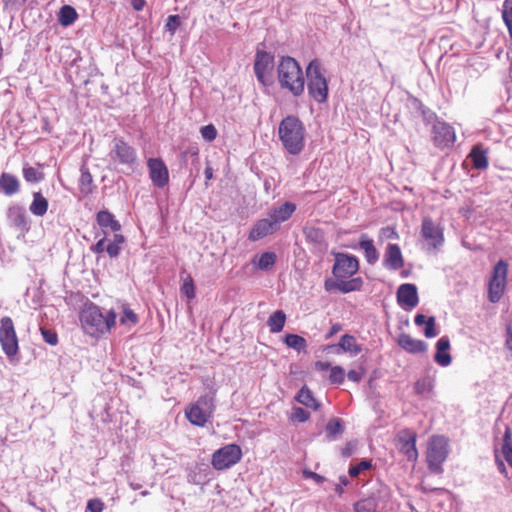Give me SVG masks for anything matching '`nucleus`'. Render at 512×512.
<instances>
[{"label":"nucleus","mask_w":512,"mask_h":512,"mask_svg":"<svg viewBox=\"0 0 512 512\" xmlns=\"http://www.w3.org/2000/svg\"><path fill=\"white\" fill-rule=\"evenodd\" d=\"M278 137L289 154L298 155L305 147V126L297 116L288 115L279 124Z\"/></svg>","instance_id":"nucleus-1"},{"label":"nucleus","mask_w":512,"mask_h":512,"mask_svg":"<svg viewBox=\"0 0 512 512\" xmlns=\"http://www.w3.org/2000/svg\"><path fill=\"white\" fill-rule=\"evenodd\" d=\"M116 313L110 310L103 315L96 304L89 302L84 305L80 312V323L85 333L91 336L105 334L116 324Z\"/></svg>","instance_id":"nucleus-2"},{"label":"nucleus","mask_w":512,"mask_h":512,"mask_svg":"<svg viewBox=\"0 0 512 512\" xmlns=\"http://www.w3.org/2000/svg\"><path fill=\"white\" fill-rule=\"evenodd\" d=\"M277 79L283 90L299 97L305 90V78L299 63L290 56L281 57L277 66Z\"/></svg>","instance_id":"nucleus-3"},{"label":"nucleus","mask_w":512,"mask_h":512,"mask_svg":"<svg viewBox=\"0 0 512 512\" xmlns=\"http://www.w3.org/2000/svg\"><path fill=\"white\" fill-rule=\"evenodd\" d=\"M307 89L309 95L317 102L324 103L328 98V82L320 62L314 59L306 67Z\"/></svg>","instance_id":"nucleus-4"},{"label":"nucleus","mask_w":512,"mask_h":512,"mask_svg":"<svg viewBox=\"0 0 512 512\" xmlns=\"http://www.w3.org/2000/svg\"><path fill=\"white\" fill-rule=\"evenodd\" d=\"M509 265L504 260H499L492 269L488 282V299L491 303L500 301L507 286Z\"/></svg>","instance_id":"nucleus-5"},{"label":"nucleus","mask_w":512,"mask_h":512,"mask_svg":"<svg viewBox=\"0 0 512 512\" xmlns=\"http://www.w3.org/2000/svg\"><path fill=\"white\" fill-rule=\"evenodd\" d=\"M214 409V397L207 394L201 396L194 404L186 409L185 415L192 425L203 427L212 416Z\"/></svg>","instance_id":"nucleus-6"},{"label":"nucleus","mask_w":512,"mask_h":512,"mask_svg":"<svg viewBox=\"0 0 512 512\" xmlns=\"http://www.w3.org/2000/svg\"><path fill=\"white\" fill-rule=\"evenodd\" d=\"M448 440L444 436L431 437L427 447V463L428 468L433 473L442 472V464L448 456Z\"/></svg>","instance_id":"nucleus-7"},{"label":"nucleus","mask_w":512,"mask_h":512,"mask_svg":"<svg viewBox=\"0 0 512 512\" xmlns=\"http://www.w3.org/2000/svg\"><path fill=\"white\" fill-rule=\"evenodd\" d=\"M0 344L3 352L8 358L18 354V338L10 317H3L0 321Z\"/></svg>","instance_id":"nucleus-8"},{"label":"nucleus","mask_w":512,"mask_h":512,"mask_svg":"<svg viewBox=\"0 0 512 512\" xmlns=\"http://www.w3.org/2000/svg\"><path fill=\"white\" fill-rule=\"evenodd\" d=\"M242 451L236 444H228L216 450L212 455V466L216 470H225L241 460Z\"/></svg>","instance_id":"nucleus-9"},{"label":"nucleus","mask_w":512,"mask_h":512,"mask_svg":"<svg viewBox=\"0 0 512 512\" xmlns=\"http://www.w3.org/2000/svg\"><path fill=\"white\" fill-rule=\"evenodd\" d=\"M359 270V261L356 256L346 253H336L332 274L336 279L347 280Z\"/></svg>","instance_id":"nucleus-10"},{"label":"nucleus","mask_w":512,"mask_h":512,"mask_svg":"<svg viewBox=\"0 0 512 512\" xmlns=\"http://www.w3.org/2000/svg\"><path fill=\"white\" fill-rule=\"evenodd\" d=\"M110 157L119 164L129 168L133 167L137 160V153L134 147L125 142L122 138L115 137L112 140Z\"/></svg>","instance_id":"nucleus-11"},{"label":"nucleus","mask_w":512,"mask_h":512,"mask_svg":"<svg viewBox=\"0 0 512 512\" xmlns=\"http://www.w3.org/2000/svg\"><path fill=\"white\" fill-rule=\"evenodd\" d=\"M274 57L266 51H257L254 61V72L258 82L266 87L272 84L271 73Z\"/></svg>","instance_id":"nucleus-12"},{"label":"nucleus","mask_w":512,"mask_h":512,"mask_svg":"<svg viewBox=\"0 0 512 512\" xmlns=\"http://www.w3.org/2000/svg\"><path fill=\"white\" fill-rule=\"evenodd\" d=\"M420 234L426 241L429 250H437L444 243L443 228L436 224L430 217L422 219Z\"/></svg>","instance_id":"nucleus-13"},{"label":"nucleus","mask_w":512,"mask_h":512,"mask_svg":"<svg viewBox=\"0 0 512 512\" xmlns=\"http://www.w3.org/2000/svg\"><path fill=\"white\" fill-rule=\"evenodd\" d=\"M416 438V432L409 428H405L397 434L398 449L406 455L409 461H415L418 458Z\"/></svg>","instance_id":"nucleus-14"},{"label":"nucleus","mask_w":512,"mask_h":512,"mask_svg":"<svg viewBox=\"0 0 512 512\" xmlns=\"http://www.w3.org/2000/svg\"><path fill=\"white\" fill-rule=\"evenodd\" d=\"M149 177L154 186L163 188L168 184L169 172L168 168L160 158H150L147 161Z\"/></svg>","instance_id":"nucleus-15"},{"label":"nucleus","mask_w":512,"mask_h":512,"mask_svg":"<svg viewBox=\"0 0 512 512\" xmlns=\"http://www.w3.org/2000/svg\"><path fill=\"white\" fill-rule=\"evenodd\" d=\"M455 138L454 129L449 124L437 122L433 125V141L438 148L444 149L452 146Z\"/></svg>","instance_id":"nucleus-16"},{"label":"nucleus","mask_w":512,"mask_h":512,"mask_svg":"<svg viewBox=\"0 0 512 512\" xmlns=\"http://www.w3.org/2000/svg\"><path fill=\"white\" fill-rule=\"evenodd\" d=\"M9 224L21 233H26L30 229L26 211L22 206L14 205L9 207L7 212Z\"/></svg>","instance_id":"nucleus-17"},{"label":"nucleus","mask_w":512,"mask_h":512,"mask_svg":"<svg viewBox=\"0 0 512 512\" xmlns=\"http://www.w3.org/2000/svg\"><path fill=\"white\" fill-rule=\"evenodd\" d=\"M397 301L401 307H416L419 301L417 287L411 283L400 285L397 290Z\"/></svg>","instance_id":"nucleus-18"},{"label":"nucleus","mask_w":512,"mask_h":512,"mask_svg":"<svg viewBox=\"0 0 512 512\" xmlns=\"http://www.w3.org/2000/svg\"><path fill=\"white\" fill-rule=\"evenodd\" d=\"M325 289L330 291L337 289L342 293H349L352 291H359L363 286V280L360 277L352 278L350 280L336 279V281L326 280Z\"/></svg>","instance_id":"nucleus-19"},{"label":"nucleus","mask_w":512,"mask_h":512,"mask_svg":"<svg viewBox=\"0 0 512 512\" xmlns=\"http://www.w3.org/2000/svg\"><path fill=\"white\" fill-rule=\"evenodd\" d=\"M384 265L390 270H398L404 266V259L399 245L388 244L384 256Z\"/></svg>","instance_id":"nucleus-20"},{"label":"nucleus","mask_w":512,"mask_h":512,"mask_svg":"<svg viewBox=\"0 0 512 512\" xmlns=\"http://www.w3.org/2000/svg\"><path fill=\"white\" fill-rule=\"evenodd\" d=\"M277 229L278 227L274 224L273 220H271L270 217L268 216L267 218L257 221V223L253 226L252 230L250 231L249 239L252 241H257L269 234H272Z\"/></svg>","instance_id":"nucleus-21"},{"label":"nucleus","mask_w":512,"mask_h":512,"mask_svg":"<svg viewBox=\"0 0 512 512\" xmlns=\"http://www.w3.org/2000/svg\"><path fill=\"white\" fill-rule=\"evenodd\" d=\"M296 209L295 204L291 202H285L279 207H275L271 209L268 213V216L271 220H273L274 224L279 228V225L282 222L287 221Z\"/></svg>","instance_id":"nucleus-22"},{"label":"nucleus","mask_w":512,"mask_h":512,"mask_svg":"<svg viewBox=\"0 0 512 512\" xmlns=\"http://www.w3.org/2000/svg\"><path fill=\"white\" fill-rule=\"evenodd\" d=\"M398 345L405 351L412 354L422 353L427 350V344L424 341L414 339L406 333L399 335Z\"/></svg>","instance_id":"nucleus-23"},{"label":"nucleus","mask_w":512,"mask_h":512,"mask_svg":"<svg viewBox=\"0 0 512 512\" xmlns=\"http://www.w3.org/2000/svg\"><path fill=\"white\" fill-rule=\"evenodd\" d=\"M450 349V340L447 336L441 337L436 343V353L434 356L435 362L442 366L446 367L451 364L452 358L448 353Z\"/></svg>","instance_id":"nucleus-24"},{"label":"nucleus","mask_w":512,"mask_h":512,"mask_svg":"<svg viewBox=\"0 0 512 512\" xmlns=\"http://www.w3.org/2000/svg\"><path fill=\"white\" fill-rule=\"evenodd\" d=\"M359 247L364 252V256L366 261L373 265L379 259V253L374 246V242L372 239L368 238L366 234H362L359 241Z\"/></svg>","instance_id":"nucleus-25"},{"label":"nucleus","mask_w":512,"mask_h":512,"mask_svg":"<svg viewBox=\"0 0 512 512\" xmlns=\"http://www.w3.org/2000/svg\"><path fill=\"white\" fill-rule=\"evenodd\" d=\"M97 223L103 229H110L112 232H118L121 229V224L117 221L112 213L107 210H102L97 213Z\"/></svg>","instance_id":"nucleus-26"},{"label":"nucleus","mask_w":512,"mask_h":512,"mask_svg":"<svg viewBox=\"0 0 512 512\" xmlns=\"http://www.w3.org/2000/svg\"><path fill=\"white\" fill-rule=\"evenodd\" d=\"M0 189L8 196L16 194L20 189V183L16 176L2 173L0 176Z\"/></svg>","instance_id":"nucleus-27"},{"label":"nucleus","mask_w":512,"mask_h":512,"mask_svg":"<svg viewBox=\"0 0 512 512\" xmlns=\"http://www.w3.org/2000/svg\"><path fill=\"white\" fill-rule=\"evenodd\" d=\"M48 205V200L41 194V192H34L29 210L33 215L42 217L47 213Z\"/></svg>","instance_id":"nucleus-28"},{"label":"nucleus","mask_w":512,"mask_h":512,"mask_svg":"<svg viewBox=\"0 0 512 512\" xmlns=\"http://www.w3.org/2000/svg\"><path fill=\"white\" fill-rule=\"evenodd\" d=\"M338 346L344 352H348L352 356H356L362 351V347L356 343L355 337L349 334H344L341 337Z\"/></svg>","instance_id":"nucleus-29"},{"label":"nucleus","mask_w":512,"mask_h":512,"mask_svg":"<svg viewBox=\"0 0 512 512\" xmlns=\"http://www.w3.org/2000/svg\"><path fill=\"white\" fill-rule=\"evenodd\" d=\"M296 400L302 405L317 410L320 406L318 401L314 398L312 391L304 385L296 396Z\"/></svg>","instance_id":"nucleus-30"},{"label":"nucleus","mask_w":512,"mask_h":512,"mask_svg":"<svg viewBox=\"0 0 512 512\" xmlns=\"http://www.w3.org/2000/svg\"><path fill=\"white\" fill-rule=\"evenodd\" d=\"M286 322V315L282 310H277L267 320V325L271 333H279L283 330Z\"/></svg>","instance_id":"nucleus-31"},{"label":"nucleus","mask_w":512,"mask_h":512,"mask_svg":"<svg viewBox=\"0 0 512 512\" xmlns=\"http://www.w3.org/2000/svg\"><path fill=\"white\" fill-rule=\"evenodd\" d=\"M78 17L76 10L70 5H64L58 14V21L62 26L73 24Z\"/></svg>","instance_id":"nucleus-32"},{"label":"nucleus","mask_w":512,"mask_h":512,"mask_svg":"<svg viewBox=\"0 0 512 512\" xmlns=\"http://www.w3.org/2000/svg\"><path fill=\"white\" fill-rule=\"evenodd\" d=\"M79 189L83 195H89L93 192V178L91 173L87 168L81 169V176L79 179Z\"/></svg>","instance_id":"nucleus-33"},{"label":"nucleus","mask_w":512,"mask_h":512,"mask_svg":"<svg viewBox=\"0 0 512 512\" xmlns=\"http://www.w3.org/2000/svg\"><path fill=\"white\" fill-rule=\"evenodd\" d=\"M502 454L508 465L512 468V432L506 427L503 435Z\"/></svg>","instance_id":"nucleus-34"},{"label":"nucleus","mask_w":512,"mask_h":512,"mask_svg":"<svg viewBox=\"0 0 512 512\" xmlns=\"http://www.w3.org/2000/svg\"><path fill=\"white\" fill-rule=\"evenodd\" d=\"M344 431L342 422L338 418H333L326 425V437L329 441H333Z\"/></svg>","instance_id":"nucleus-35"},{"label":"nucleus","mask_w":512,"mask_h":512,"mask_svg":"<svg viewBox=\"0 0 512 512\" xmlns=\"http://www.w3.org/2000/svg\"><path fill=\"white\" fill-rule=\"evenodd\" d=\"M471 161L476 169H486L488 167V159L486 153L479 149L473 148L470 153Z\"/></svg>","instance_id":"nucleus-36"},{"label":"nucleus","mask_w":512,"mask_h":512,"mask_svg":"<svg viewBox=\"0 0 512 512\" xmlns=\"http://www.w3.org/2000/svg\"><path fill=\"white\" fill-rule=\"evenodd\" d=\"M284 342L288 347L293 348L298 352L305 350L307 347L306 340L302 336L296 334H287Z\"/></svg>","instance_id":"nucleus-37"},{"label":"nucleus","mask_w":512,"mask_h":512,"mask_svg":"<svg viewBox=\"0 0 512 512\" xmlns=\"http://www.w3.org/2000/svg\"><path fill=\"white\" fill-rule=\"evenodd\" d=\"M276 261V254L273 252L262 253L257 261V266L260 270L267 271L271 269Z\"/></svg>","instance_id":"nucleus-38"},{"label":"nucleus","mask_w":512,"mask_h":512,"mask_svg":"<svg viewBox=\"0 0 512 512\" xmlns=\"http://www.w3.org/2000/svg\"><path fill=\"white\" fill-rule=\"evenodd\" d=\"M23 177L27 182L38 183L44 179V174L37 168L24 166Z\"/></svg>","instance_id":"nucleus-39"},{"label":"nucleus","mask_w":512,"mask_h":512,"mask_svg":"<svg viewBox=\"0 0 512 512\" xmlns=\"http://www.w3.org/2000/svg\"><path fill=\"white\" fill-rule=\"evenodd\" d=\"M355 512H376L377 502L374 498H366L358 501L354 505Z\"/></svg>","instance_id":"nucleus-40"},{"label":"nucleus","mask_w":512,"mask_h":512,"mask_svg":"<svg viewBox=\"0 0 512 512\" xmlns=\"http://www.w3.org/2000/svg\"><path fill=\"white\" fill-rule=\"evenodd\" d=\"M502 18L512 39V0H505L502 9Z\"/></svg>","instance_id":"nucleus-41"},{"label":"nucleus","mask_w":512,"mask_h":512,"mask_svg":"<svg viewBox=\"0 0 512 512\" xmlns=\"http://www.w3.org/2000/svg\"><path fill=\"white\" fill-rule=\"evenodd\" d=\"M345 379V371L341 366L330 368L329 380L332 384H342Z\"/></svg>","instance_id":"nucleus-42"},{"label":"nucleus","mask_w":512,"mask_h":512,"mask_svg":"<svg viewBox=\"0 0 512 512\" xmlns=\"http://www.w3.org/2000/svg\"><path fill=\"white\" fill-rule=\"evenodd\" d=\"M138 321L137 315L130 308H124L123 314L120 318V322L123 325L136 324Z\"/></svg>","instance_id":"nucleus-43"},{"label":"nucleus","mask_w":512,"mask_h":512,"mask_svg":"<svg viewBox=\"0 0 512 512\" xmlns=\"http://www.w3.org/2000/svg\"><path fill=\"white\" fill-rule=\"evenodd\" d=\"M180 26V17L178 15H170L168 16L165 24V28L167 31L174 35L177 28Z\"/></svg>","instance_id":"nucleus-44"},{"label":"nucleus","mask_w":512,"mask_h":512,"mask_svg":"<svg viewBox=\"0 0 512 512\" xmlns=\"http://www.w3.org/2000/svg\"><path fill=\"white\" fill-rule=\"evenodd\" d=\"M181 291L187 296L188 299H193L195 297V287L191 277H188L184 281L181 287Z\"/></svg>","instance_id":"nucleus-45"},{"label":"nucleus","mask_w":512,"mask_h":512,"mask_svg":"<svg viewBox=\"0 0 512 512\" xmlns=\"http://www.w3.org/2000/svg\"><path fill=\"white\" fill-rule=\"evenodd\" d=\"M310 413L301 407H294L292 409V419L298 422H305L309 419Z\"/></svg>","instance_id":"nucleus-46"},{"label":"nucleus","mask_w":512,"mask_h":512,"mask_svg":"<svg viewBox=\"0 0 512 512\" xmlns=\"http://www.w3.org/2000/svg\"><path fill=\"white\" fill-rule=\"evenodd\" d=\"M200 132L202 137L207 141H213L217 136V130L212 124L203 126Z\"/></svg>","instance_id":"nucleus-47"},{"label":"nucleus","mask_w":512,"mask_h":512,"mask_svg":"<svg viewBox=\"0 0 512 512\" xmlns=\"http://www.w3.org/2000/svg\"><path fill=\"white\" fill-rule=\"evenodd\" d=\"M371 467V462L364 460L361 461L358 465L352 466L349 468V475L351 477H357L361 471L367 470Z\"/></svg>","instance_id":"nucleus-48"},{"label":"nucleus","mask_w":512,"mask_h":512,"mask_svg":"<svg viewBox=\"0 0 512 512\" xmlns=\"http://www.w3.org/2000/svg\"><path fill=\"white\" fill-rule=\"evenodd\" d=\"M307 239L315 242L320 243L323 240V233L320 229L317 228H309L305 231Z\"/></svg>","instance_id":"nucleus-49"},{"label":"nucleus","mask_w":512,"mask_h":512,"mask_svg":"<svg viewBox=\"0 0 512 512\" xmlns=\"http://www.w3.org/2000/svg\"><path fill=\"white\" fill-rule=\"evenodd\" d=\"M41 335L44 341L50 345H56L58 343V336L55 332L41 328Z\"/></svg>","instance_id":"nucleus-50"},{"label":"nucleus","mask_w":512,"mask_h":512,"mask_svg":"<svg viewBox=\"0 0 512 512\" xmlns=\"http://www.w3.org/2000/svg\"><path fill=\"white\" fill-rule=\"evenodd\" d=\"M426 327L424 329V335L427 338H433L437 335L436 329H435V318L429 317L426 322Z\"/></svg>","instance_id":"nucleus-51"},{"label":"nucleus","mask_w":512,"mask_h":512,"mask_svg":"<svg viewBox=\"0 0 512 512\" xmlns=\"http://www.w3.org/2000/svg\"><path fill=\"white\" fill-rule=\"evenodd\" d=\"M87 512H102L104 504L100 499H91L87 503Z\"/></svg>","instance_id":"nucleus-52"},{"label":"nucleus","mask_w":512,"mask_h":512,"mask_svg":"<svg viewBox=\"0 0 512 512\" xmlns=\"http://www.w3.org/2000/svg\"><path fill=\"white\" fill-rule=\"evenodd\" d=\"M364 375H365V371L363 368H360L358 370H350L347 373L348 379L353 382H360L362 380V378L364 377Z\"/></svg>","instance_id":"nucleus-53"},{"label":"nucleus","mask_w":512,"mask_h":512,"mask_svg":"<svg viewBox=\"0 0 512 512\" xmlns=\"http://www.w3.org/2000/svg\"><path fill=\"white\" fill-rule=\"evenodd\" d=\"M120 251L121 247L117 244H114L113 242H110L106 246V252L111 258H116L120 254Z\"/></svg>","instance_id":"nucleus-54"},{"label":"nucleus","mask_w":512,"mask_h":512,"mask_svg":"<svg viewBox=\"0 0 512 512\" xmlns=\"http://www.w3.org/2000/svg\"><path fill=\"white\" fill-rule=\"evenodd\" d=\"M105 242H106V236H104L103 238H101L95 245H93L91 247V251L93 253H96V254H101L103 253L104 251H106V245H105Z\"/></svg>","instance_id":"nucleus-55"},{"label":"nucleus","mask_w":512,"mask_h":512,"mask_svg":"<svg viewBox=\"0 0 512 512\" xmlns=\"http://www.w3.org/2000/svg\"><path fill=\"white\" fill-rule=\"evenodd\" d=\"M356 444L353 442H348L345 444V446L341 449V454L344 457H349L353 454L355 450Z\"/></svg>","instance_id":"nucleus-56"},{"label":"nucleus","mask_w":512,"mask_h":512,"mask_svg":"<svg viewBox=\"0 0 512 512\" xmlns=\"http://www.w3.org/2000/svg\"><path fill=\"white\" fill-rule=\"evenodd\" d=\"M25 2L26 0H3L5 7H11L15 9H19L22 5H24Z\"/></svg>","instance_id":"nucleus-57"},{"label":"nucleus","mask_w":512,"mask_h":512,"mask_svg":"<svg viewBox=\"0 0 512 512\" xmlns=\"http://www.w3.org/2000/svg\"><path fill=\"white\" fill-rule=\"evenodd\" d=\"M505 346L512 353V325H509L506 329Z\"/></svg>","instance_id":"nucleus-58"},{"label":"nucleus","mask_w":512,"mask_h":512,"mask_svg":"<svg viewBox=\"0 0 512 512\" xmlns=\"http://www.w3.org/2000/svg\"><path fill=\"white\" fill-rule=\"evenodd\" d=\"M339 482L340 484L335 487V491L337 494L341 495L343 493V486H347L349 484V480L346 476H340Z\"/></svg>","instance_id":"nucleus-59"},{"label":"nucleus","mask_w":512,"mask_h":512,"mask_svg":"<svg viewBox=\"0 0 512 512\" xmlns=\"http://www.w3.org/2000/svg\"><path fill=\"white\" fill-rule=\"evenodd\" d=\"M304 475L307 478H312L317 483H322L325 480V478L323 476H321L315 472H312V471H304Z\"/></svg>","instance_id":"nucleus-60"},{"label":"nucleus","mask_w":512,"mask_h":512,"mask_svg":"<svg viewBox=\"0 0 512 512\" xmlns=\"http://www.w3.org/2000/svg\"><path fill=\"white\" fill-rule=\"evenodd\" d=\"M130 2H131L132 7L134 8V10H136V11L143 10L144 6L146 5L145 0H130Z\"/></svg>","instance_id":"nucleus-61"},{"label":"nucleus","mask_w":512,"mask_h":512,"mask_svg":"<svg viewBox=\"0 0 512 512\" xmlns=\"http://www.w3.org/2000/svg\"><path fill=\"white\" fill-rule=\"evenodd\" d=\"M382 233L388 237V238H395L397 239L398 238V234L397 232L393 229V228H390V227H386V228H383L382 229Z\"/></svg>","instance_id":"nucleus-62"},{"label":"nucleus","mask_w":512,"mask_h":512,"mask_svg":"<svg viewBox=\"0 0 512 512\" xmlns=\"http://www.w3.org/2000/svg\"><path fill=\"white\" fill-rule=\"evenodd\" d=\"M315 368L318 371H325V370H328L331 367H330V363L329 362L317 361L315 363Z\"/></svg>","instance_id":"nucleus-63"},{"label":"nucleus","mask_w":512,"mask_h":512,"mask_svg":"<svg viewBox=\"0 0 512 512\" xmlns=\"http://www.w3.org/2000/svg\"><path fill=\"white\" fill-rule=\"evenodd\" d=\"M111 242L121 247V245L125 242V237L122 234L115 233Z\"/></svg>","instance_id":"nucleus-64"}]
</instances>
